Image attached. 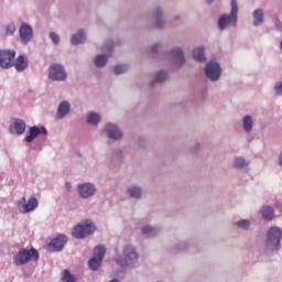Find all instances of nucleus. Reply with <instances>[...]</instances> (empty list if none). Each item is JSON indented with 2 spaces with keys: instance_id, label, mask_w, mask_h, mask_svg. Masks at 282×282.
Segmentation results:
<instances>
[{
  "instance_id": "9b49d317",
  "label": "nucleus",
  "mask_w": 282,
  "mask_h": 282,
  "mask_svg": "<svg viewBox=\"0 0 282 282\" xmlns=\"http://www.w3.org/2000/svg\"><path fill=\"white\" fill-rule=\"evenodd\" d=\"M102 54L94 57V63L97 67H105L109 61V56L113 54V42H107L102 47Z\"/></svg>"
},
{
  "instance_id": "2f4dec72",
  "label": "nucleus",
  "mask_w": 282,
  "mask_h": 282,
  "mask_svg": "<svg viewBox=\"0 0 282 282\" xmlns=\"http://www.w3.org/2000/svg\"><path fill=\"white\" fill-rule=\"evenodd\" d=\"M105 252H107V249H105L104 246H98L94 250V259H97L99 261H102L105 259Z\"/></svg>"
},
{
  "instance_id": "6e6552de",
  "label": "nucleus",
  "mask_w": 282,
  "mask_h": 282,
  "mask_svg": "<svg viewBox=\"0 0 282 282\" xmlns=\"http://www.w3.org/2000/svg\"><path fill=\"white\" fill-rule=\"evenodd\" d=\"M205 76L210 83H217L221 78V65L212 59L205 65Z\"/></svg>"
},
{
  "instance_id": "7c9ffc66",
  "label": "nucleus",
  "mask_w": 282,
  "mask_h": 282,
  "mask_svg": "<svg viewBox=\"0 0 282 282\" xmlns=\"http://www.w3.org/2000/svg\"><path fill=\"white\" fill-rule=\"evenodd\" d=\"M13 129L18 135L25 133V121L17 119L13 123Z\"/></svg>"
},
{
  "instance_id": "a878e982",
  "label": "nucleus",
  "mask_w": 282,
  "mask_h": 282,
  "mask_svg": "<svg viewBox=\"0 0 282 282\" xmlns=\"http://www.w3.org/2000/svg\"><path fill=\"white\" fill-rule=\"evenodd\" d=\"M252 17L254 28H259L265 21V13H263V9H256Z\"/></svg>"
},
{
  "instance_id": "423d86ee",
  "label": "nucleus",
  "mask_w": 282,
  "mask_h": 282,
  "mask_svg": "<svg viewBox=\"0 0 282 282\" xmlns=\"http://www.w3.org/2000/svg\"><path fill=\"white\" fill-rule=\"evenodd\" d=\"M101 133L108 138V140H113L115 142H120L122 138H124V132L120 129V127L113 122H107Z\"/></svg>"
},
{
  "instance_id": "c85d7f7f",
  "label": "nucleus",
  "mask_w": 282,
  "mask_h": 282,
  "mask_svg": "<svg viewBox=\"0 0 282 282\" xmlns=\"http://www.w3.org/2000/svg\"><path fill=\"white\" fill-rule=\"evenodd\" d=\"M166 78H169V73H166V70H159L150 83V87H154L155 83H164Z\"/></svg>"
},
{
  "instance_id": "393cba45",
  "label": "nucleus",
  "mask_w": 282,
  "mask_h": 282,
  "mask_svg": "<svg viewBox=\"0 0 282 282\" xmlns=\"http://www.w3.org/2000/svg\"><path fill=\"white\" fill-rule=\"evenodd\" d=\"M260 213L262 215V219L265 221H272V219H274V208L270 205L262 206Z\"/></svg>"
},
{
  "instance_id": "f257e3e1",
  "label": "nucleus",
  "mask_w": 282,
  "mask_h": 282,
  "mask_svg": "<svg viewBox=\"0 0 282 282\" xmlns=\"http://www.w3.org/2000/svg\"><path fill=\"white\" fill-rule=\"evenodd\" d=\"M115 261L120 268L135 270L140 263V253H138L135 246L126 245L122 249L121 256L117 257Z\"/></svg>"
},
{
  "instance_id": "a211bd4d",
  "label": "nucleus",
  "mask_w": 282,
  "mask_h": 282,
  "mask_svg": "<svg viewBox=\"0 0 282 282\" xmlns=\"http://www.w3.org/2000/svg\"><path fill=\"white\" fill-rule=\"evenodd\" d=\"M39 135H47V129L45 127H36L33 126L30 128L29 133L25 135L24 140L25 142H32L33 140H36Z\"/></svg>"
},
{
  "instance_id": "9d476101",
  "label": "nucleus",
  "mask_w": 282,
  "mask_h": 282,
  "mask_svg": "<svg viewBox=\"0 0 282 282\" xmlns=\"http://www.w3.org/2000/svg\"><path fill=\"white\" fill-rule=\"evenodd\" d=\"M17 206L21 215H28L39 208V199L36 197H31L29 200L25 199V196L17 200Z\"/></svg>"
},
{
  "instance_id": "39448f33",
  "label": "nucleus",
  "mask_w": 282,
  "mask_h": 282,
  "mask_svg": "<svg viewBox=\"0 0 282 282\" xmlns=\"http://www.w3.org/2000/svg\"><path fill=\"white\" fill-rule=\"evenodd\" d=\"M32 260L39 261V251L36 249H20L19 252L13 256L14 265H25Z\"/></svg>"
},
{
  "instance_id": "f8f14e48",
  "label": "nucleus",
  "mask_w": 282,
  "mask_h": 282,
  "mask_svg": "<svg viewBox=\"0 0 282 282\" xmlns=\"http://www.w3.org/2000/svg\"><path fill=\"white\" fill-rule=\"evenodd\" d=\"M19 36H20V43L22 45H28L29 43H32L34 40V29L30 23L22 22L19 28Z\"/></svg>"
},
{
  "instance_id": "c9c22d12",
  "label": "nucleus",
  "mask_w": 282,
  "mask_h": 282,
  "mask_svg": "<svg viewBox=\"0 0 282 282\" xmlns=\"http://www.w3.org/2000/svg\"><path fill=\"white\" fill-rule=\"evenodd\" d=\"M176 250H180L181 252H188L191 250V242L183 241L175 246Z\"/></svg>"
},
{
  "instance_id": "f704fd0d",
  "label": "nucleus",
  "mask_w": 282,
  "mask_h": 282,
  "mask_svg": "<svg viewBox=\"0 0 282 282\" xmlns=\"http://www.w3.org/2000/svg\"><path fill=\"white\" fill-rule=\"evenodd\" d=\"M127 72H129V65L127 64H119L115 66V74L118 76H120V74H127Z\"/></svg>"
},
{
  "instance_id": "7ed1b4c3",
  "label": "nucleus",
  "mask_w": 282,
  "mask_h": 282,
  "mask_svg": "<svg viewBox=\"0 0 282 282\" xmlns=\"http://www.w3.org/2000/svg\"><path fill=\"white\" fill-rule=\"evenodd\" d=\"M281 228L278 226L270 227L265 236V250L268 252H279L281 250Z\"/></svg>"
},
{
  "instance_id": "ddd939ff",
  "label": "nucleus",
  "mask_w": 282,
  "mask_h": 282,
  "mask_svg": "<svg viewBox=\"0 0 282 282\" xmlns=\"http://www.w3.org/2000/svg\"><path fill=\"white\" fill-rule=\"evenodd\" d=\"M170 58L176 67H184L186 65V57L184 56V48L182 46H174L170 50Z\"/></svg>"
},
{
  "instance_id": "b1692460",
  "label": "nucleus",
  "mask_w": 282,
  "mask_h": 282,
  "mask_svg": "<svg viewBox=\"0 0 282 282\" xmlns=\"http://www.w3.org/2000/svg\"><path fill=\"white\" fill-rule=\"evenodd\" d=\"M141 232L142 235H144L145 237H158L159 232H160V228L151 226L149 224H145L141 227Z\"/></svg>"
},
{
  "instance_id": "1a4fd4ad",
  "label": "nucleus",
  "mask_w": 282,
  "mask_h": 282,
  "mask_svg": "<svg viewBox=\"0 0 282 282\" xmlns=\"http://www.w3.org/2000/svg\"><path fill=\"white\" fill-rule=\"evenodd\" d=\"M77 193L82 199H91L98 193V186L94 182H83L77 185Z\"/></svg>"
},
{
  "instance_id": "79ce46f5",
  "label": "nucleus",
  "mask_w": 282,
  "mask_h": 282,
  "mask_svg": "<svg viewBox=\"0 0 282 282\" xmlns=\"http://www.w3.org/2000/svg\"><path fill=\"white\" fill-rule=\"evenodd\" d=\"M200 144L199 143H196L194 147H193V152L194 153H197V151H199V149H200Z\"/></svg>"
},
{
  "instance_id": "20e7f679",
  "label": "nucleus",
  "mask_w": 282,
  "mask_h": 282,
  "mask_svg": "<svg viewBox=\"0 0 282 282\" xmlns=\"http://www.w3.org/2000/svg\"><path fill=\"white\" fill-rule=\"evenodd\" d=\"M94 232H96V223L91 219H83L73 228L72 236L75 239H87Z\"/></svg>"
},
{
  "instance_id": "6ab92c4d",
  "label": "nucleus",
  "mask_w": 282,
  "mask_h": 282,
  "mask_svg": "<svg viewBox=\"0 0 282 282\" xmlns=\"http://www.w3.org/2000/svg\"><path fill=\"white\" fill-rule=\"evenodd\" d=\"M126 194L131 199H141L144 196V188L139 184H131L127 187Z\"/></svg>"
},
{
  "instance_id": "c756f323",
  "label": "nucleus",
  "mask_w": 282,
  "mask_h": 282,
  "mask_svg": "<svg viewBox=\"0 0 282 282\" xmlns=\"http://www.w3.org/2000/svg\"><path fill=\"white\" fill-rule=\"evenodd\" d=\"M236 228H238V230H242L243 232H248V230H250V228H252V221L248 220V219H239L235 223Z\"/></svg>"
},
{
  "instance_id": "37998d69",
  "label": "nucleus",
  "mask_w": 282,
  "mask_h": 282,
  "mask_svg": "<svg viewBox=\"0 0 282 282\" xmlns=\"http://www.w3.org/2000/svg\"><path fill=\"white\" fill-rule=\"evenodd\" d=\"M65 186H66V191H68V193L72 192V184L69 182H66Z\"/></svg>"
},
{
  "instance_id": "58836bf2",
  "label": "nucleus",
  "mask_w": 282,
  "mask_h": 282,
  "mask_svg": "<svg viewBox=\"0 0 282 282\" xmlns=\"http://www.w3.org/2000/svg\"><path fill=\"white\" fill-rule=\"evenodd\" d=\"M273 91L275 94V96H282V82H276L274 87H273Z\"/></svg>"
},
{
  "instance_id": "a19ab883",
  "label": "nucleus",
  "mask_w": 282,
  "mask_h": 282,
  "mask_svg": "<svg viewBox=\"0 0 282 282\" xmlns=\"http://www.w3.org/2000/svg\"><path fill=\"white\" fill-rule=\"evenodd\" d=\"M160 47H162V44L161 43H155L151 46V52L152 54H158Z\"/></svg>"
},
{
  "instance_id": "aec40b11",
  "label": "nucleus",
  "mask_w": 282,
  "mask_h": 282,
  "mask_svg": "<svg viewBox=\"0 0 282 282\" xmlns=\"http://www.w3.org/2000/svg\"><path fill=\"white\" fill-rule=\"evenodd\" d=\"M241 127L243 133H252V131H254V118L250 115H245L241 119Z\"/></svg>"
},
{
  "instance_id": "c03bdc74",
  "label": "nucleus",
  "mask_w": 282,
  "mask_h": 282,
  "mask_svg": "<svg viewBox=\"0 0 282 282\" xmlns=\"http://www.w3.org/2000/svg\"><path fill=\"white\" fill-rule=\"evenodd\" d=\"M123 155H124V152L122 150L117 151L118 158H123Z\"/></svg>"
},
{
  "instance_id": "bb28decb",
  "label": "nucleus",
  "mask_w": 282,
  "mask_h": 282,
  "mask_svg": "<svg viewBox=\"0 0 282 282\" xmlns=\"http://www.w3.org/2000/svg\"><path fill=\"white\" fill-rule=\"evenodd\" d=\"M87 36L85 35V30H78V32L74 33L70 37L72 45H80L85 43Z\"/></svg>"
},
{
  "instance_id": "473e14b6",
  "label": "nucleus",
  "mask_w": 282,
  "mask_h": 282,
  "mask_svg": "<svg viewBox=\"0 0 282 282\" xmlns=\"http://www.w3.org/2000/svg\"><path fill=\"white\" fill-rule=\"evenodd\" d=\"M101 263H102V260H98L97 258H91L88 261V265L90 270H94V272H96L97 270H100Z\"/></svg>"
},
{
  "instance_id": "0eeeda50",
  "label": "nucleus",
  "mask_w": 282,
  "mask_h": 282,
  "mask_svg": "<svg viewBox=\"0 0 282 282\" xmlns=\"http://www.w3.org/2000/svg\"><path fill=\"white\" fill-rule=\"evenodd\" d=\"M48 79L55 83H65L67 80V70L63 64H52L48 67Z\"/></svg>"
},
{
  "instance_id": "dca6fc26",
  "label": "nucleus",
  "mask_w": 282,
  "mask_h": 282,
  "mask_svg": "<svg viewBox=\"0 0 282 282\" xmlns=\"http://www.w3.org/2000/svg\"><path fill=\"white\" fill-rule=\"evenodd\" d=\"M72 112V104L68 100H63L58 104L55 113V120H63Z\"/></svg>"
},
{
  "instance_id": "72a5a7b5",
  "label": "nucleus",
  "mask_w": 282,
  "mask_h": 282,
  "mask_svg": "<svg viewBox=\"0 0 282 282\" xmlns=\"http://www.w3.org/2000/svg\"><path fill=\"white\" fill-rule=\"evenodd\" d=\"M63 282H76V278L69 272V270L65 269L62 273Z\"/></svg>"
},
{
  "instance_id": "f3484780",
  "label": "nucleus",
  "mask_w": 282,
  "mask_h": 282,
  "mask_svg": "<svg viewBox=\"0 0 282 282\" xmlns=\"http://www.w3.org/2000/svg\"><path fill=\"white\" fill-rule=\"evenodd\" d=\"M67 243V237L65 235H57L56 238L52 239L48 245L51 252H61Z\"/></svg>"
},
{
  "instance_id": "2eb2a0df",
  "label": "nucleus",
  "mask_w": 282,
  "mask_h": 282,
  "mask_svg": "<svg viewBox=\"0 0 282 282\" xmlns=\"http://www.w3.org/2000/svg\"><path fill=\"white\" fill-rule=\"evenodd\" d=\"M153 17L156 30H164L166 28V19H164V8L156 6L153 9Z\"/></svg>"
},
{
  "instance_id": "e433bc0d",
  "label": "nucleus",
  "mask_w": 282,
  "mask_h": 282,
  "mask_svg": "<svg viewBox=\"0 0 282 282\" xmlns=\"http://www.w3.org/2000/svg\"><path fill=\"white\" fill-rule=\"evenodd\" d=\"M48 39L52 41L53 45H59L61 36L56 32H50Z\"/></svg>"
},
{
  "instance_id": "412c9836",
  "label": "nucleus",
  "mask_w": 282,
  "mask_h": 282,
  "mask_svg": "<svg viewBox=\"0 0 282 282\" xmlns=\"http://www.w3.org/2000/svg\"><path fill=\"white\" fill-rule=\"evenodd\" d=\"M86 122L90 127H98L102 122V116L96 111H89L86 115Z\"/></svg>"
},
{
  "instance_id": "a18cd8bd",
  "label": "nucleus",
  "mask_w": 282,
  "mask_h": 282,
  "mask_svg": "<svg viewBox=\"0 0 282 282\" xmlns=\"http://www.w3.org/2000/svg\"><path fill=\"white\" fill-rule=\"evenodd\" d=\"M178 19H181L180 15L174 17V21H178Z\"/></svg>"
},
{
  "instance_id": "4468645a",
  "label": "nucleus",
  "mask_w": 282,
  "mask_h": 282,
  "mask_svg": "<svg viewBox=\"0 0 282 282\" xmlns=\"http://www.w3.org/2000/svg\"><path fill=\"white\" fill-rule=\"evenodd\" d=\"M17 56V51H0V67L2 69H11L13 67V61Z\"/></svg>"
},
{
  "instance_id": "ea45409f",
  "label": "nucleus",
  "mask_w": 282,
  "mask_h": 282,
  "mask_svg": "<svg viewBox=\"0 0 282 282\" xmlns=\"http://www.w3.org/2000/svg\"><path fill=\"white\" fill-rule=\"evenodd\" d=\"M137 145L139 147V149H143V147L147 145V139L144 137L139 138L137 141Z\"/></svg>"
},
{
  "instance_id": "f03ea898",
  "label": "nucleus",
  "mask_w": 282,
  "mask_h": 282,
  "mask_svg": "<svg viewBox=\"0 0 282 282\" xmlns=\"http://www.w3.org/2000/svg\"><path fill=\"white\" fill-rule=\"evenodd\" d=\"M239 14V4H237V0L230 1V13H223L219 15L217 25L220 32L228 30V28H237Z\"/></svg>"
},
{
  "instance_id": "4be33fe9",
  "label": "nucleus",
  "mask_w": 282,
  "mask_h": 282,
  "mask_svg": "<svg viewBox=\"0 0 282 282\" xmlns=\"http://www.w3.org/2000/svg\"><path fill=\"white\" fill-rule=\"evenodd\" d=\"M250 166V162L246 160L243 156H236L232 162V167L236 169V171H248Z\"/></svg>"
},
{
  "instance_id": "cd10ccee",
  "label": "nucleus",
  "mask_w": 282,
  "mask_h": 282,
  "mask_svg": "<svg viewBox=\"0 0 282 282\" xmlns=\"http://www.w3.org/2000/svg\"><path fill=\"white\" fill-rule=\"evenodd\" d=\"M193 58L198 63H206V55L204 46H197L193 50Z\"/></svg>"
},
{
  "instance_id": "5701e85b",
  "label": "nucleus",
  "mask_w": 282,
  "mask_h": 282,
  "mask_svg": "<svg viewBox=\"0 0 282 282\" xmlns=\"http://www.w3.org/2000/svg\"><path fill=\"white\" fill-rule=\"evenodd\" d=\"M28 65H29V61L25 55H19L15 62L13 63L15 70L20 73L25 72V69H28Z\"/></svg>"
},
{
  "instance_id": "4c0bfd02",
  "label": "nucleus",
  "mask_w": 282,
  "mask_h": 282,
  "mask_svg": "<svg viewBox=\"0 0 282 282\" xmlns=\"http://www.w3.org/2000/svg\"><path fill=\"white\" fill-rule=\"evenodd\" d=\"M14 32H17V25L14 23H10L6 26L7 36H14Z\"/></svg>"
}]
</instances>
